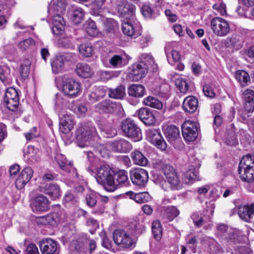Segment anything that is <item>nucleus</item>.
<instances>
[{"mask_svg":"<svg viewBox=\"0 0 254 254\" xmlns=\"http://www.w3.org/2000/svg\"><path fill=\"white\" fill-rule=\"evenodd\" d=\"M163 173L167 182L162 176H158L155 180V183L159 185L164 190L168 189V184L172 190H178L182 188L180 179L173 167L169 165H163L162 167Z\"/></svg>","mask_w":254,"mask_h":254,"instance_id":"1","label":"nucleus"},{"mask_svg":"<svg viewBox=\"0 0 254 254\" xmlns=\"http://www.w3.org/2000/svg\"><path fill=\"white\" fill-rule=\"evenodd\" d=\"M77 144L81 148L93 145V142L98 136L95 127L82 126L78 127L75 133Z\"/></svg>","mask_w":254,"mask_h":254,"instance_id":"2","label":"nucleus"},{"mask_svg":"<svg viewBox=\"0 0 254 254\" xmlns=\"http://www.w3.org/2000/svg\"><path fill=\"white\" fill-rule=\"evenodd\" d=\"M97 182L104 186L109 191H114L116 189V185L114 179V172L109 165L103 164L97 169Z\"/></svg>","mask_w":254,"mask_h":254,"instance_id":"3","label":"nucleus"},{"mask_svg":"<svg viewBox=\"0 0 254 254\" xmlns=\"http://www.w3.org/2000/svg\"><path fill=\"white\" fill-rule=\"evenodd\" d=\"M62 79V92L67 97L73 99L79 96L82 93V87L80 82L75 78L64 76Z\"/></svg>","mask_w":254,"mask_h":254,"instance_id":"4","label":"nucleus"},{"mask_svg":"<svg viewBox=\"0 0 254 254\" xmlns=\"http://www.w3.org/2000/svg\"><path fill=\"white\" fill-rule=\"evenodd\" d=\"M121 128L125 135L134 141H138L142 139L140 129L129 119L122 121Z\"/></svg>","mask_w":254,"mask_h":254,"instance_id":"5","label":"nucleus"},{"mask_svg":"<svg viewBox=\"0 0 254 254\" xmlns=\"http://www.w3.org/2000/svg\"><path fill=\"white\" fill-rule=\"evenodd\" d=\"M210 27L213 33L219 37H224L230 32L228 22L220 17H215L211 20Z\"/></svg>","mask_w":254,"mask_h":254,"instance_id":"6","label":"nucleus"},{"mask_svg":"<svg viewBox=\"0 0 254 254\" xmlns=\"http://www.w3.org/2000/svg\"><path fill=\"white\" fill-rule=\"evenodd\" d=\"M97 111L100 113H115L124 115V110L120 103L113 102L110 100L103 101L95 105Z\"/></svg>","mask_w":254,"mask_h":254,"instance_id":"7","label":"nucleus"},{"mask_svg":"<svg viewBox=\"0 0 254 254\" xmlns=\"http://www.w3.org/2000/svg\"><path fill=\"white\" fill-rule=\"evenodd\" d=\"M129 175L131 181L134 185L144 187L148 182V174L144 169L135 168L130 171Z\"/></svg>","mask_w":254,"mask_h":254,"instance_id":"8","label":"nucleus"},{"mask_svg":"<svg viewBox=\"0 0 254 254\" xmlns=\"http://www.w3.org/2000/svg\"><path fill=\"white\" fill-rule=\"evenodd\" d=\"M182 131L186 140L192 141L198 135V124L193 121H186L182 125Z\"/></svg>","mask_w":254,"mask_h":254,"instance_id":"9","label":"nucleus"},{"mask_svg":"<svg viewBox=\"0 0 254 254\" xmlns=\"http://www.w3.org/2000/svg\"><path fill=\"white\" fill-rule=\"evenodd\" d=\"M113 240L116 245L124 248H129L134 245L130 235L122 230H117L114 232Z\"/></svg>","mask_w":254,"mask_h":254,"instance_id":"10","label":"nucleus"},{"mask_svg":"<svg viewBox=\"0 0 254 254\" xmlns=\"http://www.w3.org/2000/svg\"><path fill=\"white\" fill-rule=\"evenodd\" d=\"M30 205L33 212L41 213L48 210L49 201L45 196L39 194L31 199Z\"/></svg>","mask_w":254,"mask_h":254,"instance_id":"11","label":"nucleus"},{"mask_svg":"<svg viewBox=\"0 0 254 254\" xmlns=\"http://www.w3.org/2000/svg\"><path fill=\"white\" fill-rule=\"evenodd\" d=\"M59 129L63 133L66 134L73 128L75 122L73 116L67 113L60 114Z\"/></svg>","mask_w":254,"mask_h":254,"instance_id":"12","label":"nucleus"},{"mask_svg":"<svg viewBox=\"0 0 254 254\" xmlns=\"http://www.w3.org/2000/svg\"><path fill=\"white\" fill-rule=\"evenodd\" d=\"M147 140L158 148L164 150L167 147V144L160 132L154 128L149 129L147 131Z\"/></svg>","mask_w":254,"mask_h":254,"instance_id":"13","label":"nucleus"},{"mask_svg":"<svg viewBox=\"0 0 254 254\" xmlns=\"http://www.w3.org/2000/svg\"><path fill=\"white\" fill-rule=\"evenodd\" d=\"M135 6L127 1H123L118 6V11L120 15L125 18L124 20H134L135 18Z\"/></svg>","mask_w":254,"mask_h":254,"instance_id":"14","label":"nucleus"},{"mask_svg":"<svg viewBox=\"0 0 254 254\" xmlns=\"http://www.w3.org/2000/svg\"><path fill=\"white\" fill-rule=\"evenodd\" d=\"M72 56V54L67 53L56 57L51 63L53 72L56 74L64 71L65 61L70 60Z\"/></svg>","mask_w":254,"mask_h":254,"instance_id":"15","label":"nucleus"},{"mask_svg":"<svg viewBox=\"0 0 254 254\" xmlns=\"http://www.w3.org/2000/svg\"><path fill=\"white\" fill-rule=\"evenodd\" d=\"M58 245L57 242L51 238H44L39 243L42 254H56Z\"/></svg>","mask_w":254,"mask_h":254,"instance_id":"16","label":"nucleus"},{"mask_svg":"<svg viewBox=\"0 0 254 254\" xmlns=\"http://www.w3.org/2000/svg\"><path fill=\"white\" fill-rule=\"evenodd\" d=\"M61 14L59 13L49 14L51 16L52 30L53 34L56 35H62L64 32V21Z\"/></svg>","mask_w":254,"mask_h":254,"instance_id":"17","label":"nucleus"},{"mask_svg":"<svg viewBox=\"0 0 254 254\" xmlns=\"http://www.w3.org/2000/svg\"><path fill=\"white\" fill-rule=\"evenodd\" d=\"M33 175V171L30 167L24 168L15 181V186L18 190H21L30 181Z\"/></svg>","mask_w":254,"mask_h":254,"instance_id":"18","label":"nucleus"},{"mask_svg":"<svg viewBox=\"0 0 254 254\" xmlns=\"http://www.w3.org/2000/svg\"><path fill=\"white\" fill-rule=\"evenodd\" d=\"M107 146L111 148L112 151L120 153L128 152L132 148L131 144L124 139H120L113 142H108L107 143Z\"/></svg>","mask_w":254,"mask_h":254,"instance_id":"19","label":"nucleus"},{"mask_svg":"<svg viewBox=\"0 0 254 254\" xmlns=\"http://www.w3.org/2000/svg\"><path fill=\"white\" fill-rule=\"evenodd\" d=\"M66 96L60 93L55 96L54 109L58 115L65 113V110L69 108L70 103Z\"/></svg>","mask_w":254,"mask_h":254,"instance_id":"20","label":"nucleus"},{"mask_svg":"<svg viewBox=\"0 0 254 254\" xmlns=\"http://www.w3.org/2000/svg\"><path fill=\"white\" fill-rule=\"evenodd\" d=\"M239 217L246 222H250L254 215V203L241 205L238 207Z\"/></svg>","mask_w":254,"mask_h":254,"instance_id":"21","label":"nucleus"},{"mask_svg":"<svg viewBox=\"0 0 254 254\" xmlns=\"http://www.w3.org/2000/svg\"><path fill=\"white\" fill-rule=\"evenodd\" d=\"M139 119L147 126L153 125L156 122V118L152 112L147 108H142L137 111Z\"/></svg>","mask_w":254,"mask_h":254,"instance_id":"22","label":"nucleus"},{"mask_svg":"<svg viewBox=\"0 0 254 254\" xmlns=\"http://www.w3.org/2000/svg\"><path fill=\"white\" fill-rule=\"evenodd\" d=\"M61 216L56 212H53L44 216L39 217L36 219L38 224L56 226L61 221Z\"/></svg>","mask_w":254,"mask_h":254,"instance_id":"23","label":"nucleus"},{"mask_svg":"<svg viewBox=\"0 0 254 254\" xmlns=\"http://www.w3.org/2000/svg\"><path fill=\"white\" fill-rule=\"evenodd\" d=\"M242 98L245 101L244 108L248 113L254 110V90L251 89L245 90L242 94Z\"/></svg>","mask_w":254,"mask_h":254,"instance_id":"24","label":"nucleus"},{"mask_svg":"<svg viewBox=\"0 0 254 254\" xmlns=\"http://www.w3.org/2000/svg\"><path fill=\"white\" fill-rule=\"evenodd\" d=\"M147 72V66L139 63L133 65L130 76L133 81H137L143 78Z\"/></svg>","mask_w":254,"mask_h":254,"instance_id":"25","label":"nucleus"},{"mask_svg":"<svg viewBox=\"0 0 254 254\" xmlns=\"http://www.w3.org/2000/svg\"><path fill=\"white\" fill-rule=\"evenodd\" d=\"M66 0H53L48 8L49 14H63L65 10Z\"/></svg>","mask_w":254,"mask_h":254,"instance_id":"26","label":"nucleus"},{"mask_svg":"<svg viewBox=\"0 0 254 254\" xmlns=\"http://www.w3.org/2000/svg\"><path fill=\"white\" fill-rule=\"evenodd\" d=\"M108 61V62H106L105 59L102 60L105 66H111L114 68L122 67L127 64L126 60L121 56L118 55H114L112 57H109Z\"/></svg>","mask_w":254,"mask_h":254,"instance_id":"27","label":"nucleus"},{"mask_svg":"<svg viewBox=\"0 0 254 254\" xmlns=\"http://www.w3.org/2000/svg\"><path fill=\"white\" fill-rule=\"evenodd\" d=\"M141 64L147 66V70H150L152 72H155L157 70V64L155 63L152 56L148 53L141 54L140 57Z\"/></svg>","mask_w":254,"mask_h":254,"instance_id":"28","label":"nucleus"},{"mask_svg":"<svg viewBox=\"0 0 254 254\" xmlns=\"http://www.w3.org/2000/svg\"><path fill=\"white\" fill-rule=\"evenodd\" d=\"M133 22L134 20H123L122 30L124 34L135 38L139 33L135 30Z\"/></svg>","mask_w":254,"mask_h":254,"instance_id":"29","label":"nucleus"},{"mask_svg":"<svg viewBox=\"0 0 254 254\" xmlns=\"http://www.w3.org/2000/svg\"><path fill=\"white\" fill-rule=\"evenodd\" d=\"M164 130L166 138L171 143L179 139L180 131L176 126L173 125L167 126Z\"/></svg>","mask_w":254,"mask_h":254,"instance_id":"30","label":"nucleus"},{"mask_svg":"<svg viewBox=\"0 0 254 254\" xmlns=\"http://www.w3.org/2000/svg\"><path fill=\"white\" fill-rule=\"evenodd\" d=\"M197 107L198 101L195 97L189 96L184 99L183 108L185 112L192 113L196 110Z\"/></svg>","mask_w":254,"mask_h":254,"instance_id":"31","label":"nucleus"},{"mask_svg":"<svg viewBox=\"0 0 254 254\" xmlns=\"http://www.w3.org/2000/svg\"><path fill=\"white\" fill-rule=\"evenodd\" d=\"M201 242L209 246V252L211 254H216L222 251V248L213 238L205 236L202 238Z\"/></svg>","mask_w":254,"mask_h":254,"instance_id":"32","label":"nucleus"},{"mask_svg":"<svg viewBox=\"0 0 254 254\" xmlns=\"http://www.w3.org/2000/svg\"><path fill=\"white\" fill-rule=\"evenodd\" d=\"M76 72L79 76L83 78H89L93 74V71L91 67L84 63L77 64Z\"/></svg>","mask_w":254,"mask_h":254,"instance_id":"33","label":"nucleus"},{"mask_svg":"<svg viewBox=\"0 0 254 254\" xmlns=\"http://www.w3.org/2000/svg\"><path fill=\"white\" fill-rule=\"evenodd\" d=\"M44 192L49 195L53 199H57L61 196V189L56 184H50L47 185L44 189Z\"/></svg>","mask_w":254,"mask_h":254,"instance_id":"34","label":"nucleus"},{"mask_svg":"<svg viewBox=\"0 0 254 254\" xmlns=\"http://www.w3.org/2000/svg\"><path fill=\"white\" fill-rule=\"evenodd\" d=\"M145 93V87L141 84H133L128 88V93L130 96L140 98Z\"/></svg>","mask_w":254,"mask_h":254,"instance_id":"35","label":"nucleus"},{"mask_svg":"<svg viewBox=\"0 0 254 254\" xmlns=\"http://www.w3.org/2000/svg\"><path fill=\"white\" fill-rule=\"evenodd\" d=\"M131 157L134 164L145 166L148 163V160L143 154L138 150H135L131 154Z\"/></svg>","mask_w":254,"mask_h":254,"instance_id":"36","label":"nucleus"},{"mask_svg":"<svg viewBox=\"0 0 254 254\" xmlns=\"http://www.w3.org/2000/svg\"><path fill=\"white\" fill-rule=\"evenodd\" d=\"M198 175L197 170L193 167L190 166L184 174V180L186 184H192L197 180Z\"/></svg>","mask_w":254,"mask_h":254,"instance_id":"37","label":"nucleus"},{"mask_svg":"<svg viewBox=\"0 0 254 254\" xmlns=\"http://www.w3.org/2000/svg\"><path fill=\"white\" fill-rule=\"evenodd\" d=\"M0 79L4 84H9L12 81L10 69L9 67L3 65L0 67Z\"/></svg>","mask_w":254,"mask_h":254,"instance_id":"38","label":"nucleus"},{"mask_svg":"<svg viewBox=\"0 0 254 254\" xmlns=\"http://www.w3.org/2000/svg\"><path fill=\"white\" fill-rule=\"evenodd\" d=\"M238 172L242 180L249 183L254 181V168H244L242 171L238 169Z\"/></svg>","mask_w":254,"mask_h":254,"instance_id":"39","label":"nucleus"},{"mask_svg":"<svg viewBox=\"0 0 254 254\" xmlns=\"http://www.w3.org/2000/svg\"><path fill=\"white\" fill-rule=\"evenodd\" d=\"M55 159L61 169L67 172L70 171L72 168V164L70 162L68 161L64 156L58 154L55 157Z\"/></svg>","mask_w":254,"mask_h":254,"instance_id":"40","label":"nucleus"},{"mask_svg":"<svg viewBox=\"0 0 254 254\" xmlns=\"http://www.w3.org/2000/svg\"><path fill=\"white\" fill-rule=\"evenodd\" d=\"M254 168V156L246 155L241 159L238 169L242 171L244 168Z\"/></svg>","mask_w":254,"mask_h":254,"instance_id":"41","label":"nucleus"},{"mask_svg":"<svg viewBox=\"0 0 254 254\" xmlns=\"http://www.w3.org/2000/svg\"><path fill=\"white\" fill-rule=\"evenodd\" d=\"M143 103L146 106L157 109H161L163 107L162 102L156 97L152 96H149L145 98L143 100Z\"/></svg>","mask_w":254,"mask_h":254,"instance_id":"42","label":"nucleus"},{"mask_svg":"<svg viewBox=\"0 0 254 254\" xmlns=\"http://www.w3.org/2000/svg\"><path fill=\"white\" fill-rule=\"evenodd\" d=\"M109 95L110 97L115 99H122L125 95V88L120 85L115 89H110Z\"/></svg>","mask_w":254,"mask_h":254,"instance_id":"43","label":"nucleus"},{"mask_svg":"<svg viewBox=\"0 0 254 254\" xmlns=\"http://www.w3.org/2000/svg\"><path fill=\"white\" fill-rule=\"evenodd\" d=\"M118 28V23L112 18H106L104 22V29L107 33H113Z\"/></svg>","mask_w":254,"mask_h":254,"instance_id":"44","label":"nucleus"},{"mask_svg":"<svg viewBox=\"0 0 254 254\" xmlns=\"http://www.w3.org/2000/svg\"><path fill=\"white\" fill-rule=\"evenodd\" d=\"M235 77L241 86H244L250 81L249 74L245 70H239L236 72Z\"/></svg>","mask_w":254,"mask_h":254,"instance_id":"45","label":"nucleus"},{"mask_svg":"<svg viewBox=\"0 0 254 254\" xmlns=\"http://www.w3.org/2000/svg\"><path fill=\"white\" fill-rule=\"evenodd\" d=\"M189 80L185 77H179L176 81V85L182 93H186L189 88Z\"/></svg>","mask_w":254,"mask_h":254,"instance_id":"46","label":"nucleus"},{"mask_svg":"<svg viewBox=\"0 0 254 254\" xmlns=\"http://www.w3.org/2000/svg\"><path fill=\"white\" fill-rule=\"evenodd\" d=\"M151 228L154 238L157 240H160L162 234L160 222L158 220L154 221L152 224Z\"/></svg>","mask_w":254,"mask_h":254,"instance_id":"47","label":"nucleus"},{"mask_svg":"<svg viewBox=\"0 0 254 254\" xmlns=\"http://www.w3.org/2000/svg\"><path fill=\"white\" fill-rule=\"evenodd\" d=\"M30 65L31 62L28 59L24 60L21 64L19 72L21 77L23 79H26L29 75Z\"/></svg>","mask_w":254,"mask_h":254,"instance_id":"48","label":"nucleus"},{"mask_svg":"<svg viewBox=\"0 0 254 254\" xmlns=\"http://www.w3.org/2000/svg\"><path fill=\"white\" fill-rule=\"evenodd\" d=\"M78 50L79 53L85 57L91 56L93 53V47L89 43L81 44L78 48Z\"/></svg>","mask_w":254,"mask_h":254,"instance_id":"49","label":"nucleus"},{"mask_svg":"<svg viewBox=\"0 0 254 254\" xmlns=\"http://www.w3.org/2000/svg\"><path fill=\"white\" fill-rule=\"evenodd\" d=\"M106 0H94L91 3V11L95 15H99Z\"/></svg>","mask_w":254,"mask_h":254,"instance_id":"50","label":"nucleus"},{"mask_svg":"<svg viewBox=\"0 0 254 254\" xmlns=\"http://www.w3.org/2000/svg\"><path fill=\"white\" fill-rule=\"evenodd\" d=\"M84 11L81 8H77L73 12L72 21L76 24L81 23L84 17Z\"/></svg>","mask_w":254,"mask_h":254,"instance_id":"51","label":"nucleus"},{"mask_svg":"<svg viewBox=\"0 0 254 254\" xmlns=\"http://www.w3.org/2000/svg\"><path fill=\"white\" fill-rule=\"evenodd\" d=\"M230 44L233 47L240 49L243 46V40L241 36L233 35L227 38Z\"/></svg>","mask_w":254,"mask_h":254,"instance_id":"52","label":"nucleus"},{"mask_svg":"<svg viewBox=\"0 0 254 254\" xmlns=\"http://www.w3.org/2000/svg\"><path fill=\"white\" fill-rule=\"evenodd\" d=\"M151 196L147 192H141L135 193L134 200L138 203H143L150 201Z\"/></svg>","mask_w":254,"mask_h":254,"instance_id":"53","label":"nucleus"},{"mask_svg":"<svg viewBox=\"0 0 254 254\" xmlns=\"http://www.w3.org/2000/svg\"><path fill=\"white\" fill-rule=\"evenodd\" d=\"M105 95V93L102 90L97 88L90 94L89 99L91 102L93 103L103 98Z\"/></svg>","mask_w":254,"mask_h":254,"instance_id":"54","label":"nucleus"},{"mask_svg":"<svg viewBox=\"0 0 254 254\" xmlns=\"http://www.w3.org/2000/svg\"><path fill=\"white\" fill-rule=\"evenodd\" d=\"M111 150V148L107 146V143L105 145L98 144L96 146V151L103 158L108 157Z\"/></svg>","mask_w":254,"mask_h":254,"instance_id":"55","label":"nucleus"},{"mask_svg":"<svg viewBox=\"0 0 254 254\" xmlns=\"http://www.w3.org/2000/svg\"><path fill=\"white\" fill-rule=\"evenodd\" d=\"M116 175V181L119 184H125L128 182L127 171L124 170H120Z\"/></svg>","mask_w":254,"mask_h":254,"instance_id":"56","label":"nucleus"},{"mask_svg":"<svg viewBox=\"0 0 254 254\" xmlns=\"http://www.w3.org/2000/svg\"><path fill=\"white\" fill-rule=\"evenodd\" d=\"M86 31L89 35L93 36L97 34V31L95 22L89 19L86 22Z\"/></svg>","mask_w":254,"mask_h":254,"instance_id":"57","label":"nucleus"},{"mask_svg":"<svg viewBox=\"0 0 254 254\" xmlns=\"http://www.w3.org/2000/svg\"><path fill=\"white\" fill-rule=\"evenodd\" d=\"M35 45V41L32 38H28L20 41L18 45L19 49L22 51H26Z\"/></svg>","mask_w":254,"mask_h":254,"instance_id":"58","label":"nucleus"},{"mask_svg":"<svg viewBox=\"0 0 254 254\" xmlns=\"http://www.w3.org/2000/svg\"><path fill=\"white\" fill-rule=\"evenodd\" d=\"M119 75V72L117 71H101L100 77L104 81H107L113 77H117Z\"/></svg>","mask_w":254,"mask_h":254,"instance_id":"59","label":"nucleus"},{"mask_svg":"<svg viewBox=\"0 0 254 254\" xmlns=\"http://www.w3.org/2000/svg\"><path fill=\"white\" fill-rule=\"evenodd\" d=\"M186 244L194 254L196 252L197 240L195 236L190 237L188 236L186 238Z\"/></svg>","mask_w":254,"mask_h":254,"instance_id":"60","label":"nucleus"},{"mask_svg":"<svg viewBox=\"0 0 254 254\" xmlns=\"http://www.w3.org/2000/svg\"><path fill=\"white\" fill-rule=\"evenodd\" d=\"M19 98L17 91L13 88H8L5 93L3 101L12 100Z\"/></svg>","mask_w":254,"mask_h":254,"instance_id":"61","label":"nucleus"},{"mask_svg":"<svg viewBox=\"0 0 254 254\" xmlns=\"http://www.w3.org/2000/svg\"><path fill=\"white\" fill-rule=\"evenodd\" d=\"M204 217V216H202L201 214L200 215L197 212H194L191 216L194 225L198 227L202 226L204 224L205 221Z\"/></svg>","mask_w":254,"mask_h":254,"instance_id":"62","label":"nucleus"},{"mask_svg":"<svg viewBox=\"0 0 254 254\" xmlns=\"http://www.w3.org/2000/svg\"><path fill=\"white\" fill-rule=\"evenodd\" d=\"M167 216L169 219L172 220L179 214V211L173 206H169L166 209Z\"/></svg>","mask_w":254,"mask_h":254,"instance_id":"63","label":"nucleus"},{"mask_svg":"<svg viewBox=\"0 0 254 254\" xmlns=\"http://www.w3.org/2000/svg\"><path fill=\"white\" fill-rule=\"evenodd\" d=\"M85 200L87 205L91 207H94L97 202L95 194L91 192L86 194Z\"/></svg>","mask_w":254,"mask_h":254,"instance_id":"64","label":"nucleus"}]
</instances>
